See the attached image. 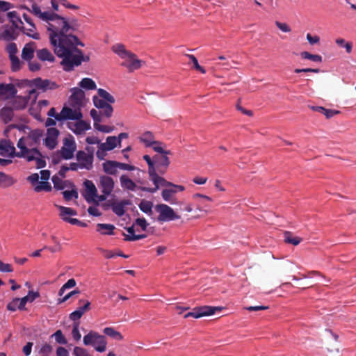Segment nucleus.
I'll return each instance as SVG.
<instances>
[{
    "label": "nucleus",
    "instance_id": "1",
    "mask_svg": "<svg viewBox=\"0 0 356 356\" xmlns=\"http://www.w3.org/2000/svg\"><path fill=\"white\" fill-rule=\"evenodd\" d=\"M31 11L43 22L55 54L62 58L60 65L64 71L71 72L83 61L89 60L77 47L85 46L74 35L80 26L77 19H67L54 12H42L36 3L32 4Z\"/></svg>",
    "mask_w": 356,
    "mask_h": 356
},
{
    "label": "nucleus",
    "instance_id": "2",
    "mask_svg": "<svg viewBox=\"0 0 356 356\" xmlns=\"http://www.w3.org/2000/svg\"><path fill=\"white\" fill-rule=\"evenodd\" d=\"M42 136L43 131L41 129L31 130L27 135L21 137L17 143V147L19 149L18 156L27 162L35 161L36 168L38 169L46 166L44 156L37 148Z\"/></svg>",
    "mask_w": 356,
    "mask_h": 356
},
{
    "label": "nucleus",
    "instance_id": "3",
    "mask_svg": "<svg viewBox=\"0 0 356 356\" xmlns=\"http://www.w3.org/2000/svg\"><path fill=\"white\" fill-rule=\"evenodd\" d=\"M83 342L85 346H92L99 353H103L106 349L107 341L106 337L95 331H90L85 335Z\"/></svg>",
    "mask_w": 356,
    "mask_h": 356
},
{
    "label": "nucleus",
    "instance_id": "4",
    "mask_svg": "<svg viewBox=\"0 0 356 356\" xmlns=\"http://www.w3.org/2000/svg\"><path fill=\"white\" fill-rule=\"evenodd\" d=\"M154 211L158 213L156 218L154 217V220L160 223L170 222L179 220L180 216L177 214L172 208L165 204H158L154 207Z\"/></svg>",
    "mask_w": 356,
    "mask_h": 356
},
{
    "label": "nucleus",
    "instance_id": "5",
    "mask_svg": "<svg viewBox=\"0 0 356 356\" xmlns=\"http://www.w3.org/2000/svg\"><path fill=\"white\" fill-rule=\"evenodd\" d=\"M38 92L35 89L29 91L26 96H16L11 102L13 109L22 110L26 107L29 101L32 99V102L35 103L38 98Z\"/></svg>",
    "mask_w": 356,
    "mask_h": 356
},
{
    "label": "nucleus",
    "instance_id": "6",
    "mask_svg": "<svg viewBox=\"0 0 356 356\" xmlns=\"http://www.w3.org/2000/svg\"><path fill=\"white\" fill-rule=\"evenodd\" d=\"M76 145L72 136L65 138L63 140V145L56 153L61 159L69 160L74 157Z\"/></svg>",
    "mask_w": 356,
    "mask_h": 356
},
{
    "label": "nucleus",
    "instance_id": "7",
    "mask_svg": "<svg viewBox=\"0 0 356 356\" xmlns=\"http://www.w3.org/2000/svg\"><path fill=\"white\" fill-rule=\"evenodd\" d=\"M114 185V181L111 177L104 175L99 177V187L102 194L98 197L99 201L103 202L106 200L113 191Z\"/></svg>",
    "mask_w": 356,
    "mask_h": 356
},
{
    "label": "nucleus",
    "instance_id": "8",
    "mask_svg": "<svg viewBox=\"0 0 356 356\" xmlns=\"http://www.w3.org/2000/svg\"><path fill=\"white\" fill-rule=\"evenodd\" d=\"M57 207L60 211L59 216L63 221L69 222L71 225H78L81 227H87V223L80 221L76 218L68 217L70 216H73L77 214L76 211L74 209L63 206H57Z\"/></svg>",
    "mask_w": 356,
    "mask_h": 356
},
{
    "label": "nucleus",
    "instance_id": "9",
    "mask_svg": "<svg viewBox=\"0 0 356 356\" xmlns=\"http://www.w3.org/2000/svg\"><path fill=\"white\" fill-rule=\"evenodd\" d=\"M120 146L116 136H108L105 143H102L98 147L96 156L99 160H104L106 152L114 149L116 147Z\"/></svg>",
    "mask_w": 356,
    "mask_h": 356
},
{
    "label": "nucleus",
    "instance_id": "10",
    "mask_svg": "<svg viewBox=\"0 0 356 356\" xmlns=\"http://www.w3.org/2000/svg\"><path fill=\"white\" fill-rule=\"evenodd\" d=\"M222 308L213 306H201L193 309L190 312L185 314V318L193 317L199 318L203 316H209L214 314L216 311H221Z\"/></svg>",
    "mask_w": 356,
    "mask_h": 356
},
{
    "label": "nucleus",
    "instance_id": "11",
    "mask_svg": "<svg viewBox=\"0 0 356 356\" xmlns=\"http://www.w3.org/2000/svg\"><path fill=\"white\" fill-rule=\"evenodd\" d=\"M149 179L152 181L154 185V188H143V191L149 192L151 193H155L161 186H168L172 185V182L166 181L163 177L160 176L156 170H154L148 172Z\"/></svg>",
    "mask_w": 356,
    "mask_h": 356
},
{
    "label": "nucleus",
    "instance_id": "12",
    "mask_svg": "<svg viewBox=\"0 0 356 356\" xmlns=\"http://www.w3.org/2000/svg\"><path fill=\"white\" fill-rule=\"evenodd\" d=\"M70 92L72 94L69 99L70 106L82 108L86 102L84 91L79 88L74 87L70 89Z\"/></svg>",
    "mask_w": 356,
    "mask_h": 356
},
{
    "label": "nucleus",
    "instance_id": "13",
    "mask_svg": "<svg viewBox=\"0 0 356 356\" xmlns=\"http://www.w3.org/2000/svg\"><path fill=\"white\" fill-rule=\"evenodd\" d=\"M191 198L195 202L197 211L205 213L209 212L208 209L209 206L207 202H213V199L211 197L202 193H194L192 195Z\"/></svg>",
    "mask_w": 356,
    "mask_h": 356
},
{
    "label": "nucleus",
    "instance_id": "14",
    "mask_svg": "<svg viewBox=\"0 0 356 356\" xmlns=\"http://www.w3.org/2000/svg\"><path fill=\"white\" fill-rule=\"evenodd\" d=\"M121 65L126 67L129 72H134L141 67L145 62L137 58L136 55L130 52L127 56L123 58Z\"/></svg>",
    "mask_w": 356,
    "mask_h": 356
},
{
    "label": "nucleus",
    "instance_id": "15",
    "mask_svg": "<svg viewBox=\"0 0 356 356\" xmlns=\"http://www.w3.org/2000/svg\"><path fill=\"white\" fill-rule=\"evenodd\" d=\"M61 118L63 120H79L82 119L81 108L78 107L64 106L61 110Z\"/></svg>",
    "mask_w": 356,
    "mask_h": 356
},
{
    "label": "nucleus",
    "instance_id": "16",
    "mask_svg": "<svg viewBox=\"0 0 356 356\" xmlns=\"http://www.w3.org/2000/svg\"><path fill=\"white\" fill-rule=\"evenodd\" d=\"M67 126L76 135L83 134L86 131L91 129L90 122L89 121L83 120L82 119L76 120L75 122H69Z\"/></svg>",
    "mask_w": 356,
    "mask_h": 356
},
{
    "label": "nucleus",
    "instance_id": "17",
    "mask_svg": "<svg viewBox=\"0 0 356 356\" xmlns=\"http://www.w3.org/2000/svg\"><path fill=\"white\" fill-rule=\"evenodd\" d=\"M170 154H160L154 156V166L158 172L164 175L170 165L168 155Z\"/></svg>",
    "mask_w": 356,
    "mask_h": 356
},
{
    "label": "nucleus",
    "instance_id": "18",
    "mask_svg": "<svg viewBox=\"0 0 356 356\" xmlns=\"http://www.w3.org/2000/svg\"><path fill=\"white\" fill-rule=\"evenodd\" d=\"M92 100L95 106L99 109H101V115H104L106 118L111 117L113 112V108L111 104L106 102L101 97L97 96H94Z\"/></svg>",
    "mask_w": 356,
    "mask_h": 356
},
{
    "label": "nucleus",
    "instance_id": "19",
    "mask_svg": "<svg viewBox=\"0 0 356 356\" xmlns=\"http://www.w3.org/2000/svg\"><path fill=\"white\" fill-rule=\"evenodd\" d=\"M59 131L54 127L47 129V136L44 140V145L49 149H54L58 144Z\"/></svg>",
    "mask_w": 356,
    "mask_h": 356
},
{
    "label": "nucleus",
    "instance_id": "20",
    "mask_svg": "<svg viewBox=\"0 0 356 356\" xmlns=\"http://www.w3.org/2000/svg\"><path fill=\"white\" fill-rule=\"evenodd\" d=\"M76 158L79 163L81 164V169L90 170L93 167V156L91 154H86L84 151H78Z\"/></svg>",
    "mask_w": 356,
    "mask_h": 356
},
{
    "label": "nucleus",
    "instance_id": "21",
    "mask_svg": "<svg viewBox=\"0 0 356 356\" xmlns=\"http://www.w3.org/2000/svg\"><path fill=\"white\" fill-rule=\"evenodd\" d=\"M0 155L10 158H21V156H18V152H16L15 147L6 140L0 141Z\"/></svg>",
    "mask_w": 356,
    "mask_h": 356
},
{
    "label": "nucleus",
    "instance_id": "22",
    "mask_svg": "<svg viewBox=\"0 0 356 356\" xmlns=\"http://www.w3.org/2000/svg\"><path fill=\"white\" fill-rule=\"evenodd\" d=\"M17 89L12 83H1L0 84V98L8 100L15 96Z\"/></svg>",
    "mask_w": 356,
    "mask_h": 356
},
{
    "label": "nucleus",
    "instance_id": "23",
    "mask_svg": "<svg viewBox=\"0 0 356 356\" xmlns=\"http://www.w3.org/2000/svg\"><path fill=\"white\" fill-rule=\"evenodd\" d=\"M83 184L86 188L84 194L86 200L88 202H91L95 201L96 197L98 198L97 191L93 182L90 180H86Z\"/></svg>",
    "mask_w": 356,
    "mask_h": 356
},
{
    "label": "nucleus",
    "instance_id": "24",
    "mask_svg": "<svg viewBox=\"0 0 356 356\" xmlns=\"http://www.w3.org/2000/svg\"><path fill=\"white\" fill-rule=\"evenodd\" d=\"M33 85L38 89L45 91L47 90H53L57 88L58 85L53 81L48 79H42L41 78H36L32 81Z\"/></svg>",
    "mask_w": 356,
    "mask_h": 356
},
{
    "label": "nucleus",
    "instance_id": "25",
    "mask_svg": "<svg viewBox=\"0 0 356 356\" xmlns=\"http://www.w3.org/2000/svg\"><path fill=\"white\" fill-rule=\"evenodd\" d=\"M35 48L36 44L34 42H30L26 44L22 49V58L25 60L30 61L34 56Z\"/></svg>",
    "mask_w": 356,
    "mask_h": 356
},
{
    "label": "nucleus",
    "instance_id": "26",
    "mask_svg": "<svg viewBox=\"0 0 356 356\" xmlns=\"http://www.w3.org/2000/svg\"><path fill=\"white\" fill-rule=\"evenodd\" d=\"M26 302V298L24 297L22 298H15L7 305V309L11 312H15L17 309L23 310L25 309Z\"/></svg>",
    "mask_w": 356,
    "mask_h": 356
},
{
    "label": "nucleus",
    "instance_id": "27",
    "mask_svg": "<svg viewBox=\"0 0 356 356\" xmlns=\"http://www.w3.org/2000/svg\"><path fill=\"white\" fill-rule=\"evenodd\" d=\"M120 183L121 187L124 190L135 191L136 189V184L126 174L120 177Z\"/></svg>",
    "mask_w": 356,
    "mask_h": 356
},
{
    "label": "nucleus",
    "instance_id": "28",
    "mask_svg": "<svg viewBox=\"0 0 356 356\" xmlns=\"http://www.w3.org/2000/svg\"><path fill=\"white\" fill-rule=\"evenodd\" d=\"M7 17L9 21L11 22L12 26L18 29V30H22L24 29V23L22 21L19 14L16 11H10L7 13Z\"/></svg>",
    "mask_w": 356,
    "mask_h": 356
},
{
    "label": "nucleus",
    "instance_id": "29",
    "mask_svg": "<svg viewBox=\"0 0 356 356\" xmlns=\"http://www.w3.org/2000/svg\"><path fill=\"white\" fill-rule=\"evenodd\" d=\"M18 29L13 26L6 25L2 33V38L6 41L15 40L18 35Z\"/></svg>",
    "mask_w": 356,
    "mask_h": 356
},
{
    "label": "nucleus",
    "instance_id": "30",
    "mask_svg": "<svg viewBox=\"0 0 356 356\" xmlns=\"http://www.w3.org/2000/svg\"><path fill=\"white\" fill-rule=\"evenodd\" d=\"M14 117L13 109L12 108L4 106L0 109V120L5 124L11 122Z\"/></svg>",
    "mask_w": 356,
    "mask_h": 356
},
{
    "label": "nucleus",
    "instance_id": "31",
    "mask_svg": "<svg viewBox=\"0 0 356 356\" xmlns=\"http://www.w3.org/2000/svg\"><path fill=\"white\" fill-rule=\"evenodd\" d=\"M36 55L38 58L41 61L53 63L55 60V57L53 54L46 48L37 50Z\"/></svg>",
    "mask_w": 356,
    "mask_h": 356
},
{
    "label": "nucleus",
    "instance_id": "32",
    "mask_svg": "<svg viewBox=\"0 0 356 356\" xmlns=\"http://www.w3.org/2000/svg\"><path fill=\"white\" fill-rule=\"evenodd\" d=\"M104 171L108 175H115L118 170V161H106L102 163Z\"/></svg>",
    "mask_w": 356,
    "mask_h": 356
},
{
    "label": "nucleus",
    "instance_id": "33",
    "mask_svg": "<svg viewBox=\"0 0 356 356\" xmlns=\"http://www.w3.org/2000/svg\"><path fill=\"white\" fill-rule=\"evenodd\" d=\"M115 226L111 224L98 223L97 231L103 235H113Z\"/></svg>",
    "mask_w": 356,
    "mask_h": 356
},
{
    "label": "nucleus",
    "instance_id": "34",
    "mask_svg": "<svg viewBox=\"0 0 356 356\" xmlns=\"http://www.w3.org/2000/svg\"><path fill=\"white\" fill-rule=\"evenodd\" d=\"M138 207L141 211L150 216L152 219L154 218V212L152 210L153 203L152 202L147 200H142Z\"/></svg>",
    "mask_w": 356,
    "mask_h": 356
},
{
    "label": "nucleus",
    "instance_id": "35",
    "mask_svg": "<svg viewBox=\"0 0 356 356\" xmlns=\"http://www.w3.org/2000/svg\"><path fill=\"white\" fill-rule=\"evenodd\" d=\"M129 234H124V241H134L140 239L145 238V234H135V230L134 227H129L127 228Z\"/></svg>",
    "mask_w": 356,
    "mask_h": 356
},
{
    "label": "nucleus",
    "instance_id": "36",
    "mask_svg": "<svg viewBox=\"0 0 356 356\" xmlns=\"http://www.w3.org/2000/svg\"><path fill=\"white\" fill-rule=\"evenodd\" d=\"M129 204L127 200L113 204L112 210L118 216H122L125 213L124 207Z\"/></svg>",
    "mask_w": 356,
    "mask_h": 356
},
{
    "label": "nucleus",
    "instance_id": "37",
    "mask_svg": "<svg viewBox=\"0 0 356 356\" xmlns=\"http://www.w3.org/2000/svg\"><path fill=\"white\" fill-rule=\"evenodd\" d=\"M141 143H144L145 147H150L152 143L155 141L153 134L150 131H145L139 138Z\"/></svg>",
    "mask_w": 356,
    "mask_h": 356
},
{
    "label": "nucleus",
    "instance_id": "38",
    "mask_svg": "<svg viewBox=\"0 0 356 356\" xmlns=\"http://www.w3.org/2000/svg\"><path fill=\"white\" fill-rule=\"evenodd\" d=\"M13 178L4 172H0V187L7 188L15 184Z\"/></svg>",
    "mask_w": 356,
    "mask_h": 356
},
{
    "label": "nucleus",
    "instance_id": "39",
    "mask_svg": "<svg viewBox=\"0 0 356 356\" xmlns=\"http://www.w3.org/2000/svg\"><path fill=\"white\" fill-rule=\"evenodd\" d=\"M103 332L104 334L110 337L111 338L115 339L117 341H122L123 339V336L120 332L116 331L112 327H106L103 330Z\"/></svg>",
    "mask_w": 356,
    "mask_h": 356
},
{
    "label": "nucleus",
    "instance_id": "40",
    "mask_svg": "<svg viewBox=\"0 0 356 356\" xmlns=\"http://www.w3.org/2000/svg\"><path fill=\"white\" fill-rule=\"evenodd\" d=\"M20 31L33 39H40V34L36 31V27L35 24H31L30 26H28V27L24 26V29Z\"/></svg>",
    "mask_w": 356,
    "mask_h": 356
},
{
    "label": "nucleus",
    "instance_id": "41",
    "mask_svg": "<svg viewBox=\"0 0 356 356\" xmlns=\"http://www.w3.org/2000/svg\"><path fill=\"white\" fill-rule=\"evenodd\" d=\"M79 86L80 88L86 90H95L97 85L95 82L90 78H83L79 82Z\"/></svg>",
    "mask_w": 356,
    "mask_h": 356
},
{
    "label": "nucleus",
    "instance_id": "42",
    "mask_svg": "<svg viewBox=\"0 0 356 356\" xmlns=\"http://www.w3.org/2000/svg\"><path fill=\"white\" fill-rule=\"evenodd\" d=\"M113 51L118 55L122 59L127 56L131 52L125 49V47L122 44H116L112 47Z\"/></svg>",
    "mask_w": 356,
    "mask_h": 356
},
{
    "label": "nucleus",
    "instance_id": "43",
    "mask_svg": "<svg viewBox=\"0 0 356 356\" xmlns=\"http://www.w3.org/2000/svg\"><path fill=\"white\" fill-rule=\"evenodd\" d=\"M97 93L99 97H101L102 99L105 100L106 102L109 104H113L115 102V98L106 90L102 88L97 89Z\"/></svg>",
    "mask_w": 356,
    "mask_h": 356
},
{
    "label": "nucleus",
    "instance_id": "44",
    "mask_svg": "<svg viewBox=\"0 0 356 356\" xmlns=\"http://www.w3.org/2000/svg\"><path fill=\"white\" fill-rule=\"evenodd\" d=\"M300 56L302 59L310 60L316 63H321L322 57L318 54H312L307 51H302L300 53Z\"/></svg>",
    "mask_w": 356,
    "mask_h": 356
},
{
    "label": "nucleus",
    "instance_id": "45",
    "mask_svg": "<svg viewBox=\"0 0 356 356\" xmlns=\"http://www.w3.org/2000/svg\"><path fill=\"white\" fill-rule=\"evenodd\" d=\"M152 149L159 154H171L170 150H165L164 149V144L161 142L155 140L150 146Z\"/></svg>",
    "mask_w": 356,
    "mask_h": 356
},
{
    "label": "nucleus",
    "instance_id": "46",
    "mask_svg": "<svg viewBox=\"0 0 356 356\" xmlns=\"http://www.w3.org/2000/svg\"><path fill=\"white\" fill-rule=\"evenodd\" d=\"M76 280L72 278V279L68 280L61 286V288L59 289V291H58V296H63L64 293H65V291L67 289H69L74 287L76 286Z\"/></svg>",
    "mask_w": 356,
    "mask_h": 356
},
{
    "label": "nucleus",
    "instance_id": "47",
    "mask_svg": "<svg viewBox=\"0 0 356 356\" xmlns=\"http://www.w3.org/2000/svg\"><path fill=\"white\" fill-rule=\"evenodd\" d=\"M63 178L57 175L52 177L51 180L54 184V187L58 190H63L65 187V181L62 179Z\"/></svg>",
    "mask_w": 356,
    "mask_h": 356
},
{
    "label": "nucleus",
    "instance_id": "48",
    "mask_svg": "<svg viewBox=\"0 0 356 356\" xmlns=\"http://www.w3.org/2000/svg\"><path fill=\"white\" fill-rule=\"evenodd\" d=\"M177 193V190L169 188V189H163L161 192V196L164 201L168 202H171L172 196Z\"/></svg>",
    "mask_w": 356,
    "mask_h": 356
},
{
    "label": "nucleus",
    "instance_id": "49",
    "mask_svg": "<svg viewBox=\"0 0 356 356\" xmlns=\"http://www.w3.org/2000/svg\"><path fill=\"white\" fill-rule=\"evenodd\" d=\"M284 241L287 243L297 245L301 242V238L299 237H293L289 232H286L284 233Z\"/></svg>",
    "mask_w": 356,
    "mask_h": 356
},
{
    "label": "nucleus",
    "instance_id": "50",
    "mask_svg": "<svg viewBox=\"0 0 356 356\" xmlns=\"http://www.w3.org/2000/svg\"><path fill=\"white\" fill-rule=\"evenodd\" d=\"M79 322L73 323L72 336L75 341H79L81 339V334L79 332Z\"/></svg>",
    "mask_w": 356,
    "mask_h": 356
},
{
    "label": "nucleus",
    "instance_id": "51",
    "mask_svg": "<svg viewBox=\"0 0 356 356\" xmlns=\"http://www.w3.org/2000/svg\"><path fill=\"white\" fill-rule=\"evenodd\" d=\"M51 337H54L56 341L59 344L65 345L67 343L66 338L60 330L56 331Z\"/></svg>",
    "mask_w": 356,
    "mask_h": 356
},
{
    "label": "nucleus",
    "instance_id": "52",
    "mask_svg": "<svg viewBox=\"0 0 356 356\" xmlns=\"http://www.w3.org/2000/svg\"><path fill=\"white\" fill-rule=\"evenodd\" d=\"M186 56L188 57L189 58L190 61L193 64V67L195 70L200 71L202 74L206 73V70L202 66H200L199 65L197 59L195 58V56L194 55L186 54Z\"/></svg>",
    "mask_w": 356,
    "mask_h": 356
},
{
    "label": "nucleus",
    "instance_id": "53",
    "mask_svg": "<svg viewBox=\"0 0 356 356\" xmlns=\"http://www.w3.org/2000/svg\"><path fill=\"white\" fill-rule=\"evenodd\" d=\"M51 189V186L47 181H40L34 186V191L35 192H40L41 191H49Z\"/></svg>",
    "mask_w": 356,
    "mask_h": 356
},
{
    "label": "nucleus",
    "instance_id": "54",
    "mask_svg": "<svg viewBox=\"0 0 356 356\" xmlns=\"http://www.w3.org/2000/svg\"><path fill=\"white\" fill-rule=\"evenodd\" d=\"M63 197L65 200L69 201L78 197V193L75 189L67 190L63 192Z\"/></svg>",
    "mask_w": 356,
    "mask_h": 356
},
{
    "label": "nucleus",
    "instance_id": "55",
    "mask_svg": "<svg viewBox=\"0 0 356 356\" xmlns=\"http://www.w3.org/2000/svg\"><path fill=\"white\" fill-rule=\"evenodd\" d=\"M94 127L95 129L103 132V133H111L113 131V127L107 126V125H102L100 122L94 123Z\"/></svg>",
    "mask_w": 356,
    "mask_h": 356
},
{
    "label": "nucleus",
    "instance_id": "56",
    "mask_svg": "<svg viewBox=\"0 0 356 356\" xmlns=\"http://www.w3.org/2000/svg\"><path fill=\"white\" fill-rule=\"evenodd\" d=\"M118 169L122 170H127V171H135L137 170L138 172H140V169L137 167L130 165L128 163H121L118 162Z\"/></svg>",
    "mask_w": 356,
    "mask_h": 356
},
{
    "label": "nucleus",
    "instance_id": "57",
    "mask_svg": "<svg viewBox=\"0 0 356 356\" xmlns=\"http://www.w3.org/2000/svg\"><path fill=\"white\" fill-rule=\"evenodd\" d=\"M79 293H80L79 290H78V289L73 290V291H70V293H67L66 295H65L63 297L58 298L57 300V303L58 305L64 303L65 302L68 300L70 298H72L73 296H74L76 294H79Z\"/></svg>",
    "mask_w": 356,
    "mask_h": 356
},
{
    "label": "nucleus",
    "instance_id": "58",
    "mask_svg": "<svg viewBox=\"0 0 356 356\" xmlns=\"http://www.w3.org/2000/svg\"><path fill=\"white\" fill-rule=\"evenodd\" d=\"M11 61V69L13 72H17L20 68V60L17 56L9 57Z\"/></svg>",
    "mask_w": 356,
    "mask_h": 356
},
{
    "label": "nucleus",
    "instance_id": "59",
    "mask_svg": "<svg viewBox=\"0 0 356 356\" xmlns=\"http://www.w3.org/2000/svg\"><path fill=\"white\" fill-rule=\"evenodd\" d=\"M73 355L74 356H91L86 349L78 346L74 347Z\"/></svg>",
    "mask_w": 356,
    "mask_h": 356
},
{
    "label": "nucleus",
    "instance_id": "60",
    "mask_svg": "<svg viewBox=\"0 0 356 356\" xmlns=\"http://www.w3.org/2000/svg\"><path fill=\"white\" fill-rule=\"evenodd\" d=\"M6 51L9 54V57L17 56V44L14 42H10L6 47Z\"/></svg>",
    "mask_w": 356,
    "mask_h": 356
},
{
    "label": "nucleus",
    "instance_id": "61",
    "mask_svg": "<svg viewBox=\"0 0 356 356\" xmlns=\"http://www.w3.org/2000/svg\"><path fill=\"white\" fill-rule=\"evenodd\" d=\"M143 159L147 162L148 165V172L156 169L154 166V156L151 158L149 155H144Z\"/></svg>",
    "mask_w": 356,
    "mask_h": 356
},
{
    "label": "nucleus",
    "instance_id": "62",
    "mask_svg": "<svg viewBox=\"0 0 356 356\" xmlns=\"http://www.w3.org/2000/svg\"><path fill=\"white\" fill-rule=\"evenodd\" d=\"M275 24L276 26L284 33H289L291 31V27L286 23L276 21Z\"/></svg>",
    "mask_w": 356,
    "mask_h": 356
},
{
    "label": "nucleus",
    "instance_id": "63",
    "mask_svg": "<svg viewBox=\"0 0 356 356\" xmlns=\"http://www.w3.org/2000/svg\"><path fill=\"white\" fill-rule=\"evenodd\" d=\"M40 297V293L38 291H29L27 296H24L27 302H33L36 298Z\"/></svg>",
    "mask_w": 356,
    "mask_h": 356
},
{
    "label": "nucleus",
    "instance_id": "64",
    "mask_svg": "<svg viewBox=\"0 0 356 356\" xmlns=\"http://www.w3.org/2000/svg\"><path fill=\"white\" fill-rule=\"evenodd\" d=\"M307 40L311 45H314L320 42V38L318 35H312L310 33L307 34Z\"/></svg>",
    "mask_w": 356,
    "mask_h": 356
}]
</instances>
